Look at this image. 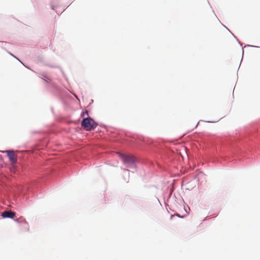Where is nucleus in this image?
Returning <instances> with one entry per match:
<instances>
[{
    "label": "nucleus",
    "mask_w": 260,
    "mask_h": 260,
    "mask_svg": "<svg viewBox=\"0 0 260 260\" xmlns=\"http://www.w3.org/2000/svg\"><path fill=\"white\" fill-rule=\"evenodd\" d=\"M5 212L9 211L8 210H5Z\"/></svg>",
    "instance_id": "6e6552de"
},
{
    "label": "nucleus",
    "mask_w": 260,
    "mask_h": 260,
    "mask_svg": "<svg viewBox=\"0 0 260 260\" xmlns=\"http://www.w3.org/2000/svg\"><path fill=\"white\" fill-rule=\"evenodd\" d=\"M97 125V123L90 117L84 118L81 122L82 126L86 131L94 129Z\"/></svg>",
    "instance_id": "f257e3e1"
},
{
    "label": "nucleus",
    "mask_w": 260,
    "mask_h": 260,
    "mask_svg": "<svg viewBox=\"0 0 260 260\" xmlns=\"http://www.w3.org/2000/svg\"><path fill=\"white\" fill-rule=\"evenodd\" d=\"M118 154L119 156L122 159L123 163L126 165L127 167H129L135 162V160L133 156L125 155L121 153H118Z\"/></svg>",
    "instance_id": "f03ea898"
},
{
    "label": "nucleus",
    "mask_w": 260,
    "mask_h": 260,
    "mask_svg": "<svg viewBox=\"0 0 260 260\" xmlns=\"http://www.w3.org/2000/svg\"><path fill=\"white\" fill-rule=\"evenodd\" d=\"M15 215V212H2V216L4 218L9 217L13 218Z\"/></svg>",
    "instance_id": "20e7f679"
},
{
    "label": "nucleus",
    "mask_w": 260,
    "mask_h": 260,
    "mask_svg": "<svg viewBox=\"0 0 260 260\" xmlns=\"http://www.w3.org/2000/svg\"><path fill=\"white\" fill-rule=\"evenodd\" d=\"M185 211H187V209L186 208L184 209Z\"/></svg>",
    "instance_id": "423d86ee"
},
{
    "label": "nucleus",
    "mask_w": 260,
    "mask_h": 260,
    "mask_svg": "<svg viewBox=\"0 0 260 260\" xmlns=\"http://www.w3.org/2000/svg\"><path fill=\"white\" fill-rule=\"evenodd\" d=\"M88 115V111H85L84 112H83L82 114V116L84 117L85 116V115Z\"/></svg>",
    "instance_id": "39448f33"
},
{
    "label": "nucleus",
    "mask_w": 260,
    "mask_h": 260,
    "mask_svg": "<svg viewBox=\"0 0 260 260\" xmlns=\"http://www.w3.org/2000/svg\"><path fill=\"white\" fill-rule=\"evenodd\" d=\"M176 215H177V216H179V215L178 214H176Z\"/></svg>",
    "instance_id": "0eeeda50"
},
{
    "label": "nucleus",
    "mask_w": 260,
    "mask_h": 260,
    "mask_svg": "<svg viewBox=\"0 0 260 260\" xmlns=\"http://www.w3.org/2000/svg\"><path fill=\"white\" fill-rule=\"evenodd\" d=\"M5 153L7 154L12 164H15L17 162V155L15 154L14 151L7 150L5 151Z\"/></svg>",
    "instance_id": "7ed1b4c3"
}]
</instances>
